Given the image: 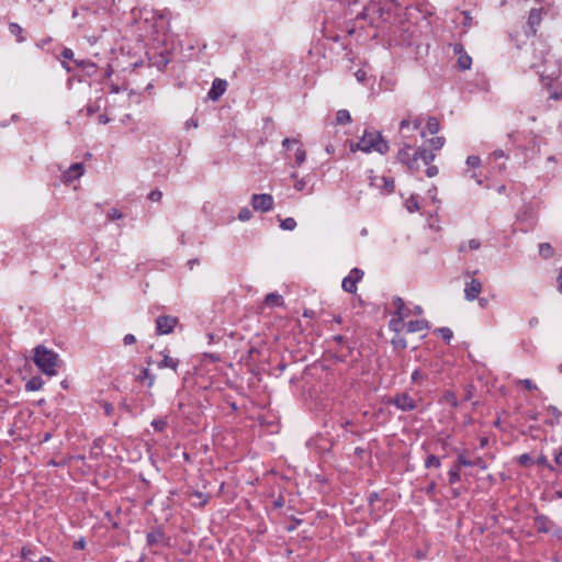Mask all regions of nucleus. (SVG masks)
I'll use <instances>...</instances> for the list:
<instances>
[{"label":"nucleus","instance_id":"obj_5","mask_svg":"<svg viewBox=\"0 0 562 562\" xmlns=\"http://www.w3.org/2000/svg\"><path fill=\"white\" fill-rule=\"evenodd\" d=\"M546 63H549L550 66H546L543 70H539L538 72L540 74L542 81L550 87L554 80L560 78L562 70L557 60L550 59L546 60Z\"/></svg>","mask_w":562,"mask_h":562},{"label":"nucleus","instance_id":"obj_38","mask_svg":"<svg viewBox=\"0 0 562 562\" xmlns=\"http://www.w3.org/2000/svg\"><path fill=\"white\" fill-rule=\"evenodd\" d=\"M162 539V533L160 531L151 532L147 536V540L150 544L158 543Z\"/></svg>","mask_w":562,"mask_h":562},{"label":"nucleus","instance_id":"obj_45","mask_svg":"<svg viewBox=\"0 0 562 562\" xmlns=\"http://www.w3.org/2000/svg\"><path fill=\"white\" fill-rule=\"evenodd\" d=\"M192 496H194V497H196V498H198V504H199L200 506L205 505V504H206V502H207V497H206L203 493H201V492H194V493L192 494Z\"/></svg>","mask_w":562,"mask_h":562},{"label":"nucleus","instance_id":"obj_32","mask_svg":"<svg viewBox=\"0 0 562 562\" xmlns=\"http://www.w3.org/2000/svg\"><path fill=\"white\" fill-rule=\"evenodd\" d=\"M426 468H439L440 467V460L438 457L431 454L428 456L425 461Z\"/></svg>","mask_w":562,"mask_h":562},{"label":"nucleus","instance_id":"obj_18","mask_svg":"<svg viewBox=\"0 0 562 562\" xmlns=\"http://www.w3.org/2000/svg\"><path fill=\"white\" fill-rule=\"evenodd\" d=\"M394 306L396 307V318H401L402 321H404L409 316L411 312L405 307V303L401 297H396L394 300Z\"/></svg>","mask_w":562,"mask_h":562},{"label":"nucleus","instance_id":"obj_55","mask_svg":"<svg viewBox=\"0 0 562 562\" xmlns=\"http://www.w3.org/2000/svg\"><path fill=\"white\" fill-rule=\"evenodd\" d=\"M109 121H110L109 117L106 115H104V114H101V115L98 116V122L100 124H106V123H109Z\"/></svg>","mask_w":562,"mask_h":562},{"label":"nucleus","instance_id":"obj_20","mask_svg":"<svg viewBox=\"0 0 562 562\" xmlns=\"http://www.w3.org/2000/svg\"><path fill=\"white\" fill-rule=\"evenodd\" d=\"M541 22V11L538 9H532L528 16V24L533 34H536V26H538Z\"/></svg>","mask_w":562,"mask_h":562},{"label":"nucleus","instance_id":"obj_49","mask_svg":"<svg viewBox=\"0 0 562 562\" xmlns=\"http://www.w3.org/2000/svg\"><path fill=\"white\" fill-rule=\"evenodd\" d=\"M531 462V458L528 454H521L519 457V463L522 465H528Z\"/></svg>","mask_w":562,"mask_h":562},{"label":"nucleus","instance_id":"obj_30","mask_svg":"<svg viewBox=\"0 0 562 562\" xmlns=\"http://www.w3.org/2000/svg\"><path fill=\"white\" fill-rule=\"evenodd\" d=\"M402 334H396V336L392 339V345L396 349H404L407 347V344L404 339V337L401 336Z\"/></svg>","mask_w":562,"mask_h":562},{"label":"nucleus","instance_id":"obj_36","mask_svg":"<svg viewBox=\"0 0 562 562\" xmlns=\"http://www.w3.org/2000/svg\"><path fill=\"white\" fill-rule=\"evenodd\" d=\"M10 32L16 37L18 42L23 41V37H22L23 30L20 25L12 23L10 25Z\"/></svg>","mask_w":562,"mask_h":562},{"label":"nucleus","instance_id":"obj_2","mask_svg":"<svg viewBox=\"0 0 562 562\" xmlns=\"http://www.w3.org/2000/svg\"><path fill=\"white\" fill-rule=\"evenodd\" d=\"M415 143L416 142L403 143V147L397 153L398 161L407 166V168L413 171L419 169V160H422L424 165H429L435 158V155L425 148H418L411 154Z\"/></svg>","mask_w":562,"mask_h":562},{"label":"nucleus","instance_id":"obj_22","mask_svg":"<svg viewBox=\"0 0 562 562\" xmlns=\"http://www.w3.org/2000/svg\"><path fill=\"white\" fill-rule=\"evenodd\" d=\"M472 65V58L468 54H461L458 57V66L461 70L470 69Z\"/></svg>","mask_w":562,"mask_h":562},{"label":"nucleus","instance_id":"obj_15","mask_svg":"<svg viewBox=\"0 0 562 562\" xmlns=\"http://www.w3.org/2000/svg\"><path fill=\"white\" fill-rule=\"evenodd\" d=\"M227 88V82L223 79H215L212 83V88L209 91L207 95L211 100L216 101L220 97H222Z\"/></svg>","mask_w":562,"mask_h":562},{"label":"nucleus","instance_id":"obj_23","mask_svg":"<svg viewBox=\"0 0 562 562\" xmlns=\"http://www.w3.org/2000/svg\"><path fill=\"white\" fill-rule=\"evenodd\" d=\"M480 248V241L477 239H470L468 243H463L459 247L460 252H465L468 250H476Z\"/></svg>","mask_w":562,"mask_h":562},{"label":"nucleus","instance_id":"obj_3","mask_svg":"<svg viewBox=\"0 0 562 562\" xmlns=\"http://www.w3.org/2000/svg\"><path fill=\"white\" fill-rule=\"evenodd\" d=\"M33 360L44 374L54 376L57 373L56 367L59 363V356L55 351L44 346H37L34 349Z\"/></svg>","mask_w":562,"mask_h":562},{"label":"nucleus","instance_id":"obj_4","mask_svg":"<svg viewBox=\"0 0 562 562\" xmlns=\"http://www.w3.org/2000/svg\"><path fill=\"white\" fill-rule=\"evenodd\" d=\"M390 328L396 334L424 333L427 330L428 324L425 319L405 322V319L393 318L390 321Z\"/></svg>","mask_w":562,"mask_h":562},{"label":"nucleus","instance_id":"obj_53","mask_svg":"<svg viewBox=\"0 0 562 562\" xmlns=\"http://www.w3.org/2000/svg\"><path fill=\"white\" fill-rule=\"evenodd\" d=\"M110 217H111L112 220H119V218H121V217H122V214H121V212H120L119 210H115V209H114V210H112V211L110 212Z\"/></svg>","mask_w":562,"mask_h":562},{"label":"nucleus","instance_id":"obj_1","mask_svg":"<svg viewBox=\"0 0 562 562\" xmlns=\"http://www.w3.org/2000/svg\"><path fill=\"white\" fill-rule=\"evenodd\" d=\"M389 143L376 131H366L357 143H350V150L352 153L361 150L367 154L378 153L384 155L389 151Z\"/></svg>","mask_w":562,"mask_h":562},{"label":"nucleus","instance_id":"obj_10","mask_svg":"<svg viewBox=\"0 0 562 562\" xmlns=\"http://www.w3.org/2000/svg\"><path fill=\"white\" fill-rule=\"evenodd\" d=\"M178 324V318L173 316H159L156 319V331L158 335H168L170 334L176 325Z\"/></svg>","mask_w":562,"mask_h":562},{"label":"nucleus","instance_id":"obj_33","mask_svg":"<svg viewBox=\"0 0 562 562\" xmlns=\"http://www.w3.org/2000/svg\"><path fill=\"white\" fill-rule=\"evenodd\" d=\"M425 378H426V374L418 369H416L412 373V382L414 384H420L425 380Z\"/></svg>","mask_w":562,"mask_h":562},{"label":"nucleus","instance_id":"obj_6","mask_svg":"<svg viewBox=\"0 0 562 562\" xmlns=\"http://www.w3.org/2000/svg\"><path fill=\"white\" fill-rule=\"evenodd\" d=\"M422 126V121L419 119L409 120L404 119L400 123V134L403 139V143L414 142L411 135V132L419 131Z\"/></svg>","mask_w":562,"mask_h":562},{"label":"nucleus","instance_id":"obj_40","mask_svg":"<svg viewBox=\"0 0 562 562\" xmlns=\"http://www.w3.org/2000/svg\"><path fill=\"white\" fill-rule=\"evenodd\" d=\"M467 165L472 168H477L481 165V159L477 156H469L467 159Z\"/></svg>","mask_w":562,"mask_h":562},{"label":"nucleus","instance_id":"obj_52","mask_svg":"<svg viewBox=\"0 0 562 562\" xmlns=\"http://www.w3.org/2000/svg\"><path fill=\"white\" fill-rule=\"evenodd\" d=\"M325 151L328 154V155H333L335 154L336 151V147L334 144L329 143L325 146Z\"/></svg>","mask_w":562,"mask_h":562},{"label":"nucleus","instance_id":"obj_39","mask_svg":"<svg viewBox=\"0 0 562 562\" xmlns=\"http://www.w3.org/2000/svg\"><path fill=\"white\" fill-rule=\"evenodd\" d=\"M251 217V212L247 207H244L238 213V220L241 222L248 221Z\"/></svg>","mask_w":562,"mask_h":562},{"label":"nucleus","instance_id":"obj_64","mask_svg":"<svg viewBox=\"0 0 562 562\" xmlns=\"http://www.w3.org/2000/svg\"><path fill=\"white\" fill-rule=\"evenodd\" d=\"M77 544H78L79 548H83V542L82 541H79Z\"/></svg>","mask_w":562,"mask_h":562},{"label":"nucleus","instance_id":"obj_42","mask_svg":"<svg viewBox=\"0 0 562 562\" xmlns=\"http://www.w3.org/2000/svg\"><path fill=\"white\" fill-rule=\"evenodd\" d=\"M445 400L453 407H457L458 406V401H457V397L454 395V393L452 392H447L445 394Z\"/></svg>","mask_w":562,"mask_h":562},{"label":"nucleus","instance_id":"obj_13","mask_svg":"<svg viewBox=\"0 0 562 562\" xmlns=\"http://www.w3.org/2000/svg\"><path fill=\"white\" fill-rule=\"evenodd\" d=\"M392 403H394L395 406L403 412H409L416 407V404H415V401L413 400V397L406 393L395 396L394 400L392 401Z\"/></svg>","mask_w":562,"mask_h":562},{"label":"nucleus","instance_id":"obj_57","mask_svg":"<svg viewBox=\"0 0 562 562\" xmlns=\"http://www.w3.org/2000/svg\"><path fill=\"white\" fill-rule=\"evenodd\" d=\"M555 462L558 464H561L562 465V448L559 450V452L557 453L555 456Z\"/></svg>","mask_w":562,"mask_h":562},{"label":"nucleus","instance_id":"obj_51","mask_svg":"<svg viewBox=\"0 0 562 562\" xmlns=\"http://www.w3.org/2000/svg\"><path fill=\"white\" fill-rule=\"evenodd\" d=\"M61 56L65 59H71L74 57V52L70 48H65L61 53Z\"/></svg>","mask_w":562,"mask_h":562},{"label":"nucleus","instance_id":"obj_17","mask_svg":"<svg viewBox=\"0 0 562 562\" xmlns=\"http://www.w3.org/2000/svg\"><path fill=\"white\" fill-rule=\"evenodd\" d=\"M22 562H49L48 558H35L34 552L30 549L24 547L21 552Z\"/></svg>","mask_w":562,"mask_h":562},{"label":"nucleus","instance_id":"obj_9","mask_svg":"<svg viewBox=\"0 0 562 562\" xmlns=\"http://www.w3.org/2000/svg\"><path fill=\"white\" fill-rule=\"evenodd\" d=\"M363 272L357 268L352 269L347 277L344 278L341 286L346 292L355 293L357 283L362 279Z\"/></svg>","mask_w":562,"mask_h":562},{"label":"nucleus","instance_id":"obj_12","mask_svg":"<svg viewBox=\"0 0 562 562\" xmlns=\"http://www.w3.org/2000/svg\"><path fill=\"white\" fill-rule=\"evenodd\" d=\"M160 355L161 360L157 364L158 369H171L173 372H177L180 362L179 359L171 357L167 349L162 350Z\"/></svg>","mask_w":562,"mask_h":562},{"label":"nucleus","instance_id":"obj_46","mask_svg":"<svg viewBox=\"0 0 562 562\" xmlns=\"http://www.w3.org/2000/svg\"><path fill=\"white\" fill-rule=\"evenodd\" d=\"M472 467H479L480 469L485 470L486 463L484 462V460L481 457H477L472 460Z\"/></svg>","mask_w":562,"mask_h":562},{"label":"nucleus","instance_id":"obj_59","mask_svg":"<svg viewBox=\"0 0 562 562\" xmlns=\"http://www.w3.org/2000/svg\"><path fill=\"white\" fill-rule=\"evenodd\" d=\"M487 304H488L487 299L482 297V299H480V300H479V305H480L481 307H483V308H484V307H486V306H487Z\"/></svg>","mask_w":562,"mask_h":562},{"label":"nucleus","instance_id":"obj_61","mask_svg":"<svg viewBox=\"0 0 562 562\" xmlns=\"http://www.w3.org/2000/svg\"><path fill=\"white\" fill-rule=\"evenodd\" d=\"M494 155L496 158H499V157L504 156V153L502 150H499V151H495Z\"/></svg>","mask_w":562,"mask_h":562},{"label":"nucleus","instance_id":"obj_11","mask_svg":"<svg viewBox=\"0 0 562 562\" xmlns=\"http://www.w3.org/2000/svg\"><path fill=\"white\" fill-rule=\"evenodd\" d=\"M371 186L380 189L383 194L392 193L395 188L394 180L386 177H374L371 180Z\"/></svg>","mask_w":562,"mask_h":562},{"label":"nucleus","instance_id":"obj_8","mask_svg":"<svg viewBox=\"0 0 562 562\" xmlns=\"http://www.w3.org/2000/svg\"><path fill=\"white\" fill-rule=\"evenodd\" d=\"M251 205L256 211L268 212L273 206V198L267 193L254 194L251 198Z\"/></svg>","mask_w":562,"mask_h":562},{"label":"nucleus","instance_id":"obj_14","mask_svg":"<svg viewBox=\"0 0 562 562\" xmlns=\"http://www.w3.org/2000/svg\"><path fill=\"white\" fill-rule=\"evenodd\" d=\"M482 291V283L477 279H472L465 284L464 296L468 301H473L479 297Z\"/></svg>","mask_w":562,"mask_h":562},{"label":"nucleus","instance_id":"obj_62","mask_svg":"<svg viewBox=\"0 0 562 562\" xmlns=\"http://www.w3.org/2000/svg\"><path fill=\"white\" fill-rule=\"evenodd\" d=\"M415 312H416L417 314H422V308H420L419 306H417V307L415 308Z\"/></svg>","mask_w":562,"mask_h":562},{"label":"nucleus","instance_id":"obj_44","mask_svg":"<svg viewBox=\"0 0 562 562\" xmlns=\"http://www.w3.org/2000/svg\"><path fill=\"white\" fill-rule=\"evenodd\" d=\"M162 198V192L159 190H154L149 193L148 199L154 202L160 201Z\"/></svg>","mask_w":562,"mask_h":562},{"label":"nucleus","instance_id":"obj_28","mask_svg":"<svg viewBox=\"0 0 562 562\" xmlns=\"http://www.w3.org/2000/svg\"><path fill=\"white\" fill-rule=\"evenodd\" d=\"M280 226L284 231H293L296 227V222L293 217H286L281 221Z\"/></svg>","mask_w":562,"mask_h":562},{"label":"nucleus","instance_id":"obj_21","mask_svg":"<svg viewBox=\"0 0 562 562\" xmlns=\"http://www.w3.org/2000/svg\"><path fill=\"white\" fill-rule=\"evenodd\" d=\"M44 381L40 376H33L25 384V390L29 392L38 391L42 389Z\"/></svg>","mask_w":562,"mask_h":562},{"label":"nucleus","instance_id":"obj_58","mask_svg":"<svg viewBox=\"0 0 562 562\" xmlns=\"http://www.w3.org/2000/svg\"><path fill=\"white\" fill-rule=\"evenodd\" d=\"M190 127H198V121L196 120H190L187 122V128H190Z\"/></svg>","mask_w":562,"mask_h":562},{"label":"nucleus","instance_id":"obj_54","mask_svg":"<svg viewBox=\"0 0 562 562\" xmlns=\"http://www.w3.org/2000/svg\"><path fill=\"white\" fill-rule=\"evenodd\" d=\"M437 172H438L437 167H434V166H432V167H429V168L427 169V176H428V177H434V176H436V175H437Z\"/></svg>","mask_w":562,"mask_h":562},{"label":"nucleus","instance_id":"obj_19","mask_svg":"<svg viewBox=\"0 0 562 562\" xmlns=\"http://www.w3.org/2000/svg\"><path fill=\"white\" fill-rule=\"evenodd\" d=\"M265 304L268 307L283 306V297L278 293H269L266 295Z\"/></svg>","mask_w":562,"mask_h":562},{"label":"nucleus","instance_id":"obj_35","mask_svg":"<svg viewBox=\"0 0 562 562\" xmlns=\"http://www.w3.org/2000/svg\"><path fill=\"white\" fill-rule=\"evenodd\" d=\"M151 426L157 431H162L167 426V419L166 418H157L151 422Z\"/></svg>","mask_w":562,"mask_h":562},{"label":"nucleus","instance_id":"obj_26","mask_svg":"<svg viewBox=\"0 0 562 562\" xmlns=\"http://www.w3.org/2000/svg\"><path fill=\"white\" fill-rule=\"evenodd\" d=\"M336 121L338 124H347L351 121V116L349 111L347 110H339L336 114Z\"/></svg>","mask_w":562,"mask_h":562},{"label":"nucleus","instance_id":"obj_31","mask_svg":"<svg viewBox=\"0 0 562 562\" xmlns=\"http://www.w3.org/2000/svg\"><path fill=\"white\" fill-rule=\"evenodd\" d=\"M139 379L147 380L149 387H151L155 384V375L150 374V372L147 368L143 369V371L139 375Z\"/></svg>","mask_w":562,"mask_h":562},{"label":"nucleus","instance_id":"obj_34","mask_svg":"<svg viewBox=\"0 0 562 562\" xmlns=\"http://www.w3.org/2000/svg\"><path fill=\"white\" fill-rule=\"evenodd\" d=\"M406 209L408 210V212L413 213L415 211H418L419 210V205H418V202L416 200L415 196H411L407 201H406Z\"/></svg>","mask_w":562,"mask_h":562},{"label":"nucleus","instance_id":"obj_7","mask_svg":"<svg viewBox=\"0 0 562 562\" xmlns=\"http://www.w3.org/2000/svg\"><path fill=\"white\" fill-rule=\"evenodd\" d=\"M282 146L288 149L295 147V166L300 167L305 162L306 150L299 138H284L282 140Z\"/></svg>","mask_w":562,"mask_h":562},{"label":"nucleus","instance_id":"obj_37","mask_svg":"<svg viewBox=\"0 0 562 562\" xmlns=\"http://www.w3.org/2000/svg\"><path fill=\"white\" fill-rule=\"evenodd\" d=\"M445 145V138L437 136L430 139V146L432 149L438 150Z\"/></svg>","mask_w":562,"mask_h":562},{"label":"nucleus","instance_id":"obj_27","mask_svg":"<svg viewBox=\"0 0 562 562\" xmlns=\"http://www.w3.org/2000/svg\"><path fill=\"white\" fill-rule=\"evenodd\" d=\"M539 254L546 259L550 258L553 255V248L548 243L540 244Z\"/></svg>","mask_w":562,"mask_h":562},{"label":"nucleus","instance_id":"obj_29","mask_svg":"<svg viewBox=\"0 0 562 562\" xmlns=\"http://www.w3.org/2000/svg\"><path fill=\"white\" fill-rule=\"evenodd\" d=\"M457 465H459V468L461 467H472V459L468 458L467 454L464 452H461L458 454V459H457Z\"/></svg>","mask_w":562,"mask_h":562},{"label":"nucleus","instance_id":"obj_50","mask_svg":"<svg viewBox=\"0 0 562 562\" xmlns=\"http://www.w3.org/2000/svg\"><path fill=\"white\" fill-rule=\"evenodd\" d=\"M519 383L524 384L528 390H536V385L528 379L521 380Z\"/></svg>","mask_w":562,"mask_h":562},{"label":"nucleus","instance_id":"obj_63","mask_svg":"<svg viewBox=\"0 0 562 562\" xmlns=\"http://www.w3.org/2000/svg\"><path fill=\"white\" fill-rule=\"evenodd\" d=\"M465 20H467V22H469V23H470V21H471V18L469 16V14H468V13H465Z\"/></svg>","mask_w":562,"mask_h":562},{"label":"nucleus","instance_id":"obj_56","mask_svg":"<svg viewBox=\"0 0 562 562\" xmlns=\"http://www.w3.org/2000/svg\"><path fill=\"white\" fill-rule=\"evenodd\" d=\"M550 98L553 99V100H560L562 99V90L561 92H558V91H554L550 94Z\"/></svg>","mask_w":562,"mask_h":562},{"label":"nucleus","instance_id":"obj_16","mask_svg":"<svg viewBox=\"0 0 562 562\" xmlns=\"http://www.w3.org/2000/svg\"><path fill=\"white\" fill-rule=\"evenodd\" d=\"M85 171V166L80 162L71 165L63 175L65 182H71L72 180L81 177Z\"/></svg>","mask_w":562,"mask_h":562},{"label":"nucleus","instance_id":"obj_60","mask_svg":"<svg viewBox=\"0 0 562 562\" xmlns=\"http://www.w3.org/2000/svg\"><path fill=\"white\" fill-rule=\"evenodd\" d=\"M558 285H559L560 292L562 293V268H561V272L558 277Z\"/></svg>","mask_w":562,"mask_h":562},{"label":"nucleus","instance_id":"obj_43","mask_svg":"<svg viewBox=\"0 0 562 562\" xmlns=\"http://www.w3.org/2000/svg\"><path fill=\"white\" fill-rule=\"evenodd\" d=\"M438 331L440 333L441 337L447 341H449L452 338V330L448 327H442L438 329Z\"/></svg>","mask_w":562,"mask_h":562},{"label":"nucleus","instance_id":"obj_24","mask_svg":"<svg viewBox=\"0 0 562 562\" xmlns=\"http://www.w3.org/2000/svg\"><path fill=\"white\" fill-rule=\"evenodd\" d=\"M427 130L430 134L435 135L440 131L439 121L436 117H429L427 120Z\"/></svg>","mask_w":562,"mask_h":562},{"label":"nucleus","instance_id":"obj_48","mask_svg":"<svg viewBox=\"0 0 562 562\" xmlns=\"http://www.w3.org/2000/svg\"><path fill=\"white\" fill-rule=\"evenodd\" d=\"M124 345L125 346H130V345H133L135 341H136V338L134 335L132 334H127L124 336Z\"/></svg>","mask_w":562,"mask_h":562},{"label":"nucleus","instance_id":"obj_41","mask_svg":"<svg viewBox=\"0 0 562 562\" xmlns=\"http://www.w3.org/2000/svg\"><path fill=\"white\" fill-rule=\"evenodd\" d=\"M292 178L296 179V181L294 183V189L297 190V191L304 190V188L306 186L305 180L304 179H297V175L296 173H293Z\"/></svg>","mask_w":562,"mask_h":562},{"label":"nucleus","instance_id":"obj_47","mask_svg":"<svg viewBox=\"0 0 562 562\" xmlns=\"http://www.w3.org/2000/svg\"><path fill=\"white\" fill-rule=\"evenodd\" d=\"M355 76L359 82H363L367 79V71L359 69L356 71Z\"/></svg>","mask_w":562,"mask_h":562},{"label":"nucleus","instance_id":"obj_25","mask_svg":"<svg viewBox=\"0 0 562 562\" xmlns=\"http://www.w3.org/2000/svg\"><path fill=\"white\" fill-rule=\"evenodd\" d=\"M448 476H449V483L450 484H454L457 482L460 481V468L459 465L454 464L448 472Z\"/></svg>","mask_w":562,"mask_h":562}]
</instances>
